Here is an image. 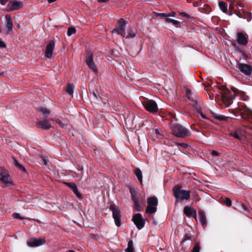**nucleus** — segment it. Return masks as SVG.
Instances as JSON below:
<instances>
[{"instance_id": "423d86ee", "label": "nucleus", "mask_w": 252, "mask_h": 252, "mask_svg": "<svg viewBox=\"0 0 252 252\" xmlns=\"http://www.w3.org/2000/svg\"><path fill=\"white\" fill-rule=\"evenodd\" d=\"M237 68L246 76H250L252 73V66L250 64L239 63L238 64Z\"/></svg>"}, {"instance_id": "c9c22d12", "label": "nucleus", "mask_w": 252, "mask_h": 252, "mask_svg": "<svg viewBox=\"0 0 252 252\" xmlns=\"http://www.w3.org/2000/svg\"><path fill=\"white\" fill-rule=\"evenodd\" d=\"M200 246L198 244H196L193 247L192 252H200Z\"/></svg>"}, {"instance_id": "79ce46f5", "label": "nucleus", "mask_w": 252, "mask_h": 252, "mask_svg": "<svg viewBox=\"0 0 252 252\" xmlns=\"http://www.w3.org/2000/svg\"><path fill=\"white\" fill-rule=\"evenodd\" d=\"M235 5H237L236 2L235 1H233L232 3H230L229 8L233 9Z\"/></svg>"}, {"instance_id": "3c124183", "label": "nucleus", "mask_w": 252, "mask_h": 252, "mask_svg": "<svg viewBox=\"0 0 252 252\" xmlns=\"http://www.w3.org/2000/svg\"><path fill=\"white\" fill-rule=\"evenodd\" d=\"M97 0L99 2H105L107 1H108L109 0Z\"/></svg>"}, {"instance_id": "ea45409f", "label": "nucleus", "mask_w": 252, "mask_h": 252, "mask_svg": "<svg viewBox=\"0 0 252 252\" xmlns=\"http://www.w3.org/2000/svg\"><path fill=\"white\" fill-rule=\"evenodd\" d=\"M53 120H54L55 122H56L61 127H64V125L63 124V123L60 120L55 119H53Z\"/></svg>"}, {"instance_id": "6e6552de", "label": "nucleus", "mask_w": 252, "mask_h": 252, "mask_svg": "<svg viewBox=\"0 0 252 252\" xmlns=\"http://www.w3.org/2000/svg\"><path fill=\"white\" fill-rule=\"evenodd\" d=\"M23 3L20 1L13 0L10 1L6 7L5 10L7 11H12L16 10H18L23 6Z\"/></svg>"}, {"instance_id": "864d4df0", "label": "nucleus", "mask_w": 252, "mask_h": 252, "mask_svg": "<svg viewBox=\"0 0 252 252\" xmlns=\"http://www.w3.org/2000/svg\"><path fill=\"white\" fill-rule=\"evenodd\" d=\"M220 89H221V90H224L225 89V87L224 86H220V88H219Z\"/></svg>"}, {"instance_id": "aec40b11", "label": "nucleus", "mask_w": 252, "mask_h": 252, "mask_svg": "<svg viewBox=\"0 0 252 252\" xmlns=\"http://www.w3.org/2000/svg\"><path fill=\"white\" fill-rule=\"evenodd\" d=\"M148 205L157 207L158 204V199L156 197H150L147 200Z\"/></svg>"}, {"instance_id": "9b49d317", "label": "nucleus", "mask_w": 252, "mask_h": 252, "mask_svg": "<svg viewBox=\"0 0 252 252\" xmlns=\"http://www.w3.org/2000/svg\"><path fill=\"white\" fill-rule=\"evenodd\" d=\"M55 43L53 40H51L46 47L45 56L48 58H50L53 54V51L55 48Z\"/></svg>"}, {"instance_id": "7c9ffc66", "label": "nucleus", "mask_w": 252, "mask_h": 252, "mask_svg": "<svg viewBox=\"0 0 252 252\" xmlns=\"http://www.w3.org/2000/svg\"><path fill=\"white\" fill-rule=\"evenodd\" d=\"M14 163L15 166L17 167L19 169L22 171H26L25 168L23 165L19 164L15 158L14 159Z\"/></svg>"}, {"instance_id": "de8ad7c7", "label": "nucleus", "mask_w": 252, "mask_h": 252, "mask_svg": "<svg viewBox=\"0 0 252 252\" xmlns=\"http://www.w3.org/2000/svg\"><path fill=\"white\" fill-rule=\"evenodd\" d=\"M7 0H0V2L1 5H4L7 2Z\"/></svg>"}, {"instance_id": "680f3d73", "label": "nucleus", "mask_w": 252, "mask_h": 252, "mask_svg": "<svg viewBox=\"0 0 252 252\" xmlns=\"http://www.w3.org/2000/svg\"><path fill=\"white\" fill-rule=\"evenodd\" d=\"M193 101L194 102L195 104H197V101L196 100H193Z\"/></svg>"}, {"instance_id": "ddd939ff", "label": "nucleus", "mask_w": 252, "mask_h": 252, "mask_svg": "<svg viewBox=\"0 0 252 252\" xmlns=\"http://www.w3.org/2000/svg\"><path fill=\"white\" fill-rule=\"evenodd\" d=\"M5 26L7 29L6 33L10 34L13 29V22L10 15L7 14L5 15Z\"/></svg>"}, {"instance_id": "4d7b16f0", "label": "nucleus", "mask_w": 252, "mask_h": 252, "mask_svg": "<svg viewBox=\"0 0 252 252\" xmlns=\"http://www.w3.org/2000/svg\"><path fill=\"white\" fill-rule=\"evenodd\" d=\"M190 238V237L189 236H186L184 239V240H189Z\"/></svg>"}, {"instance_id": "a19ab883", "label": "nucleus", "mask_w": 252, "mask_h": 252, "mask_svg": "<svg viewBox=\"0 0 252 252\" xmlns=\"http://www.w3.org/2000/svg\"><path fill=\"white\" fill-rule=\"evenodd\" d=\"M186 95H187V97L189 99H191V96H190V95H191V91L189 89H187V91H186Z\"/></svg>"}, {"instance_id": "cd10ccee", "label": "nucleus", "mask_w": 252, "mask_h": 252, "mask_svg": "<svg viewBox=\"0 0 252 252\" xmlns=\"http://www.w3.org/2000/svg\"><path fill=\"white\" fill-rule=\"evenodd\" d=\"M126 252H134V248L133 246V242L132 240H130L128 243Z\"/></svg>"}, {"instance_id": "b1692460", "label": "nucleus", "mask_w": 252, "mask_h": 252, "mask_svg": "<svg viewBox=\"0 0 252 252\" xmlns=\"http://www.w3.org/2000/svg\"><path fill=\"white\" fill-rule=\"evenodd\" d=\"M134 172L140 184H142V173L141 170L137 168L134 170Z\"/></svg>"}, {"instance_id": "2eb2a0df", "label": "nucleus", "mask_w": 252, "mask_h": 252, "mask_svg": "<svg viewBox=\"0 0 252 252\" xmlns=\"http://www.w3.org/2000/svg\"><path fill=\"white\" fill-rule=\"evenodd\" d=\"M183 212L187 217H192L196 219V212L193 208L186 206L184 208Z\"/></svg>"}, {"instance_id": "a878e982", "label": "nucleus", "mask_w": 252, "mask_h": 252, "mask_svg": "<svg viewBox=\"0 0 252 252\" xmlns=\"http://www.w3.org/2000/svg\"><path fill=\"white\" fill-rule=\"evenodd\" d=\"M219 5L223 12L226 13L227 11V7L225 2L220 1L219 2Z\"/></svg>"}, {"instance_id": "603ef678", "label": "nucleus", "mask_w": 252, "mask_h": 252, "mask_svg": "<svg viewBox=\"0 0 252 252\" xmlns=\"http://www.w3.org/2000/svg\"><path fill=\"white\" fill-rule=\"evenodd\" d=\"M57 0H47L48 2L50 3H53L55 1H56Z\"/></svg>"}, {"instance_id": "052dcab7", "label": "nucleus", "mask_w": 252, "mask_h": 252, "mask_svg": "<svg viewBox=\"0 0 252 252\" xmlns=\"http://www.w3.org/2000/svg\"><path fill=\"white\" fill-rule=\"evenodd\" d=\"M69 252H75L73 250H69Z\"/></svg>"}, {"instance_id": "a18cd8bd", "label": "nucleus", "mask_w": 252, "mask_h": 252, "mask_svg": "<svg viewBox=\"0 0 252 252\" xmlns=\"http://www.w3.org/2000/svg\"><path fill=\"white\" fill-rule=\"evenodd\" d=\"M180 15L188 18H189L190 17V16L189 14L185 12H181L180 13Z\"/></svg>"}, {"instance_id": "39448f33", "label": "nucleus", "mask_w": 252, "mask_h": 252, "mask_svg": "<svg viewBox=\"0 0 252 252\" xmlns=\"http://www.w3.org/2000/svg\"><path fill=\"white\" fill-rule=\"evenodd\" d=\"M132 220L139 230L144 227L145 224V220L142 218L141 214L137 213L133 215Z\"/></svg>"}, {"instance_id": "5701e85b", "label": "nucleus", "mask_w": 252, "mask_h": 252, "mask_svg": "<svg viewBox=\"0 0 252 252\" xmlns=\"http://www.w3.org/2000/svg\"><path fill=\"white\" fill-rule=\"evenodd\" d=\"M136 31L134 28H131L129 29V32L127 33H126V36L124 37L126 38H132L135 35Z\"/></svg>"}, {"instance_id": "c03bdc74", "label": "nucleus", "mask_w": 252, "mask_h": 252, "mask_svg": "<svg viewBox=\"0 0 252 252\" xmlns=\"http://www.w3.org/2000/svg\"><path fill=\"white\" fill-rule=\"evenodd\" d=\"M197 113H198L199 114H200L201 115V116L202 118H205V115L202 113L201 110L200 108L197 109Z\"/></svg>"}, {"instance_id": "4c0bfd02", "label": "nucleus", "mask_w": 252, "mask_h": 252, "mask_svg": "<svg viewBox=\"0 0 252 252\" xmlns=\"http://www.w3.org/2000/svg\"><path fill=\"white\" fill-rule=\"evenodd\" d=\"M13 217L14 219H19L20 220H24L25 219L24 218L21 217L19 213H14L13 214Z\"/></svg>"}, {"instance_id": "5fc2aeb1", "label": "nucleus", "mask_w": 252, "mask_h": 252, "mask_svg": "<svg viewBox=\"0 0 252 252\" xmlns=\"http://www.w3.org/2000/svg\"><path fill=\"white\" fill-rule=\"evenodd\" d=\"M93 94V96H94V97L97 99L98 97H97L96 94L95 93H94Z\"/></svg>"}, {"instance_id": "58836bf2", "label": "nucleus", "mask_w": 252, "mask_h": 252, "mask_svg": "<svg viewBox=\"0 0 252 252\" xmlns=\"http://www.w3.org/2000/svg\"><path fill=\"white\" fill-rule=\"evenodd\" d=\"M175 144H176V145L181 146V147H182L184 148H186L188 147V144H187L186 143H184L176 142Z\"/></svg>"}, {"instance_id": "6e6d98bb", "label": "nucleus", "mask_w": 252, "mask_h": 252, "mask_svg": "<svg viewBox=\"0 0 252 252\" xmlns=\"http://www.w3.org/2000/svg\"><path fill=\"white\" fill-rule=\"evenodd\" d=\"M155 131H156V133L157 134H160V132H159V129H156Z\"/></svg>"}, {"instance_id": "a211bd4d", "label": "nucleus", "mask_w": 252, "mask_h": 252, "mask_svg": "<svg viewBox=\"0 0 252 252\" xmlns=\"http://www.w3.org/2000/svg\"><path fill=\"white\" fill-rule=\"evenodd\" d=\"M66 185L69 188H71L74 193L76 195V196L78 197H81V194L78 190L77 186L75 184L72 183H66Z\"/></svg>"}, {"instance_id": "6ab92c4d", "label": "nucleus", "mask_w": 252, "mask_h": 252, "mask_svg": "<svg viewBox=\"0 0 252 252\" xmlns=\"http://www.w3.org/2000/svg\"><path fill=\"white\" fill-rule=\"evenodd\" d=\"M199 220L203 227H205L207 225V220L204 213L202 212L199 213Z\"/></svg>"}, {"instance_id": "c756f323", "label": "nucleus", "mask_w": 252, "mask_h": 252, "mask_svg": "<svg viewBox=\"0 0 252 252\" xmlns=\"http://www.w3.org/2000/svg\"><path fill=\"white\" fill-rule=\"evenodd\" d=\"M239 211L240 212L245 213L246 214L248 212L247 206L244 203L241 204V206L239 208Z\"/></svg>"}, {"instance_id": "1a4fd4ad", "label": "nucleus", "mask_w": 252, "mask_h": 252, "mask_svg": "<svg viewBox=\"0 0 252 252\" xmlns=\"http://www.w3.org/2000/svg\"><path fill=\"white\" fill-rule=\"evenodd\" d=\"M236 40L238 44L246 45L248 43V35L246 33L239 32L237 33Z\"/></svg>"}, {"instance_id": "393cba45", "label": "nucleus", "mask_w": 252, "mask_h": 252, "mask_svg": "<svg viewBox=\"0 0 252 252\" xmlns=\"http://www.w3.org/2000/svg\"><path fill=\"white\" fill-rule=\"evenodd\" d=\"M157 207L148 205L145 212L149 214H154L157 211Z\"/></svg>"}, {"instance_id": "c85d7f7f", "label": "nucleus", "mask_w": 252, "mask_h": 252, "mask_svg": "<svg viewBox=\"0 0 252 252\" xmlns=\"http://www.w3.org/2000/svg\"><path fill=\"white\" fill-rule=\"evenodd\" d=\"M76 32V29L74 27H69L67 32V34L68 36L74 34Z\"/></svg>"}, {"instance_id": "37998d69", "label": "nucleus", "mask_w": 252, "mask_h": 252, "mask_svg": "<svg viewBox=\"0 0 252 252\" xmlns=\"http://www.w3.org/2000/svg\"><path fill=\"white\" fill-rule=\"evenodd\" d=\"M131 199L134 202H137V201H138L137 197L135 195H134L133 193L131 194Z\"/></svg>"}, {"instance_id": "dca6fc26", "label": "nucleus", "mask_w": 252, "mask_h": 252, "mask_svg": "<svg viewBox=\"0 0 252 252\" xmlns=\"http://www.w3.org/2000/svg\"><path fill=\"white\" fill-rule=\"evenodd\" d=\"M241 117L244 120L252 118V111L247 108H244L242 110Z\"/></svg>"}, {"instance_id": "f3484780", "label": "nucleus", "mask_w": 252, "mask_h": 252, "mask_svg": "<svg viewBox=\"0 0 252 252\" xmlns=\"http://www.w3.org/2000/svg\"><path fill=\"white\" fill-rule=\"evenodd\" d=\"M1 178L0 180L3 183L6 184H12L13 182L9 178V174L7 173L6 171H3L1 173Z\"/></svg>"}, {"instance_id": "f257e3e1", "label": "nucleus", "mask_w": 252, "mask_h": 252, "mask_svg": "<svg viewBox=\"0 0 252 252\" xmlns=\"http://www.w3.org/2000/svg\"><path fill=\"white\" fill-rule=\"evenodd\" d=\"M181 187L180 186L176 185L173 188L174 195L176 199V203L178 202L179 199L181 200H188L190 198V191L189 190L181 189Z\"/></svg>"}, {"instance_id": "4468645a", "label": "nucleus", "mask_w": 252, "mask_h": 252, "mask_svg": "<svg viewBox=\"0 0 252 252\" xmlns=\"http://www.w3.org/2000/svg\"><path fill=\"white\" fill-rule=\"evenodd\" d=\"M36 124L39 128L46 130L50 129L52 126L49 123V120L40 121L37 120Z\"/></svg>"}, {"instance_id": "7ed1b4c3", "label": "nucleus", "mask_w": 252, "mask_h": 252, "mask_svg": "<svg viewBox=\"0 0 252 252\" xmlns=\"http://www.w3.org/2000/svg\"><path fill=\"white\" fill-rule=\"evenodd\" d=\"M126 21L123 19H120L118 22V26L112 31L113 33H117L123 37L126 36Z\"/></svg>"}, {"instance_id": "72a5a7b5", "label": "nucleus", "mask_w": 252, "mask_h": 252, "mask_svg": "<svg viewBox=\"0 0 252 252\" xmlns=\"http://www.w3.org/2000/svg\"><path fill=\"white\" fill-rule=\"evenodd\" d=\"M215 118L219 120H222V121H225L229 117H226L222 115H216L215 116Z\"/></svg>"}, {"instance_id": "2f4dec72", "label": "nucleus", "mask_w": 252, "mask_h": 252, "mask_svg": "<svg viewBox=\"0 0 252 252\" xmlns=\"http://www.w3.org/2000/svg\"><path fill=\"white\" fill-rule=\"evenodd\" d=\"M154 14L157 16H159L160 17H173V15L167 14L166 13H159L154 12Z\"/></svg>"}, {"instance_id": "0eeeda50", "label": "nucleus", "mask_w": 252, "mask_h": 252, "mask_svg": "<svg viewBox=\"0 0 252 252\" xmlns=\"http://www.w3.org/2000/svg\"><path fill=\"white\" fill-rule=\"evenodd\" d=\"M110 209L112 211L113 217L115 220V223L117 226L121 225V216L120 211L119 208L115 205H111Z\"/></svg>"}, {"instance_id": "f704fd0d", "label": "nucleus", "mask_w": 252, "mask_h": 252, "mask_svg": "<svg viewBox=\"0 0 252 252\" xmlns=\"http://www.w3.org/2000/svg\"><path fill=\"white\" fill-rule=\"evenodd\" d=\"M224 203L228 207H230L231 205V200L228 198H224Z\"/></svg>"}, {"instance_id": "09e8293b", "label": "nucleus", "mask_w": 252, "mask_h": 252, "mask_svg": "<svg viewBox=\"0 0 252 252\" xmlns=\"http://www.w3.org/2000/svg\"><path fill=\"white\" fill-rule=\"evenodd\" d=\"M42 160L44 162V164L45 165H47V162H48V160L45 158H42Z\"/></svg>"}, {"instance_id": "4be33fe9", "label": "nucleus", "mask_w": 252, "mask_h": 252, "mask_svg": "<svg viewBox=\"0 0 252 252\" xmlns=\"http://www.w3.org/2000/svg\"><path fill=\"white\" fill-rule=\"evenodd\" d=\"M38 111L42 114L44 119L46 118L50 113V111L45 107L38 108Z\"/></svg>"}, {"instance_id": "e433bc0d", "label": "nucleus", "mask_w": 252, "mask_h": 252, "mask_svg": "<svg viewBox=\"0 0 252 252\" xmlns=\"http://www.w3.org/2000/svg\"><path fill=\"white\" fill-rule=\"evenodd\" d=\"M230 135L233 136L234 138H235L236 139H238V140L241 139L240 136L237 132L231 133Z\"/></svg>"}, {"instance_id": "bf43d9fd", "label": "nucleus", "mask_w": 252, "mask_h": 252, "mask_svg": "<svg viewBox=\"0 0 252 252\" xmlns=\"http://www.w3.org/2000/svg\"><path fill=\"white\" fill-rule=\"evenodd\" d=\"M168 14L173 15V16H174L175 13H174V12H172V13H168Z\"/></svg>"}, {"instance_id": "9d476101", "label": "nucleus", "mask_w": 252, "mask_h": 252, "mask_svg": "<svg viewBox=\"0 0 252 252\" xmlns=\"http://www.w3.org/2000/svg\"><path fill=\"white\" fill-rule=\"evenodd\" d=\"M86 63L87 65L94 72H97V68L93 61V55L91 52H88L86 57Z\"/></svg>"}, {"instance_id": "20e7f679", "label": "nucleus", "mask_w": 252, "mask_h": 252, "mask_svg": "<svg viewBox=\"0 0 252 252\" xmlns=\"http://www.w3.org/2000/svg\"><path fill=\"white\" fill-rule=\"evenodd\" d=\"M142 104L146 110L152 113H156L158 107L157 103L153 100H148L142 102Z\"/></svg>"}, {"instance_id": "412c9836", "label": "nucleus", "mask_w": 252, "mask_h": 252, "mask_svg": "<svg viewBox=\"0 0 252 252\" xmlns=\"http://www.w3.org/2000/svg\"><path fill=\"white\" fill-rule=\"evenodd\" d=\"M74 86L71 84H68L64 88L65 92L69 95L73 96Z\"/></svg>"}, {"instance_id": "8fccbe9b", "label": "nucleus", "mask_w": 252, "mask_h": 252, "mask_svg": "<svg viewBox=\"0 0 252 252\" xmlns=\"http://www.w3.org/2000/svg\"><path fill=\"white\" fill-rule=\"evenodd\" d=\"M212 155L213 156H218V153L216 151H213L212 152Z\"/></svg>"}, {"instance_id": "49530a36", "label": "nucleus", "mask_w": 252, "mask_h": 252, "mask_svg": "<svg viewBox=\"0 0 252 252\" xmlns=\"http://www.w3.org/2000/svg\"><path fill=\"white\" fill-rule=\"evenodd\" d=\"M0 47L1 48H5L6 47V44L5 43L3 42L2 41H1L0 40Z\"/></svg>"}, {"instance_id": "13d9d810", "label": "nucleus", "mask_w": 252, "mask_h": 252, "mask_svg": "<svg viewBox=\"0 0 252 252\" xmlns=\"http://www.w3.org/2000/svg\"><path fill=\"white\" fill-rule=\"evenodd\" d=\"M227 1L229 2V3H232L233 1H235L234 0H226Z\"/></svg>"}, {"instance_id": "f03ea898", "label": "nucleus", "mask_w": 252, "mask_h": 252, "mask_svg": "<svg viewBox=\"0 0 252 252\" xmlns=\"http://www.w3.org/2000/svg\"><path fill=\"white\" fill-rule=\"evenodd\" d=\"M172 132L173 135L180 138H184L190 135L189 130L178 124H176L172 126Z\"/></svg>"}, {"instance_id": "f8f14e48", "label": "nucleus", "mask_w": 252, "mask_h": 252, "mask_svg": "<svg viewBox=\"0 0 252 252\" xmlns=\"http://www.w3.org/2000/svg\"><path fill=\"white\" fill-rule=\"evenodd\" d=\"M45 242L44 239H37L35 238L31 239L27 242V244L30 247H38L42 245Z\"/></svg>"}, {"instance_id": "e2e57ef3", "label": "nucleus", "mask_w": 252, "mask_h": 252, "mask_svg": "<svg viewBox=\"0 0 252 252\" xmlns=\"http://www.w3.org/2000/svg\"><path fill=\"white\" fill-rule=\"evenodd\" d=\"M239 7H242L241 5H238V8H239Z\"/></svg>"}, {"instance_id": "473e14b6", "label": "nucleus", "mask_w": 252, "mask_h": 252, "mask_svg": "<svg viewBox=\"0 0 252 252\" xmlns=\"http://www.w3.org/2000/svg\"><path fill=\"white\" fill-rule=\"evenodd\" d=\"M134 207L135 209L138 211H141V210L142 209V207L139 203V201H137V202H134Z\"/></svg>"}, {"instance_id": "bb28decb", "label": "nucleus", "mask_w": 252, "mask_h": 252, "mask_svg": "<svg viewBox=\"0 0 252 252\" xmlns=\"http://www.w3.org/2000/svg\"><path fill=\"white\" fill-rule=\"evenodd\" d=\"M165 22L166 23H171L172 25H173L174 26H177V25H179L180 23L179 21L174 20V19L169 18L168 17H167V18L165 19Z\"/></svg>"}]
</instances>
